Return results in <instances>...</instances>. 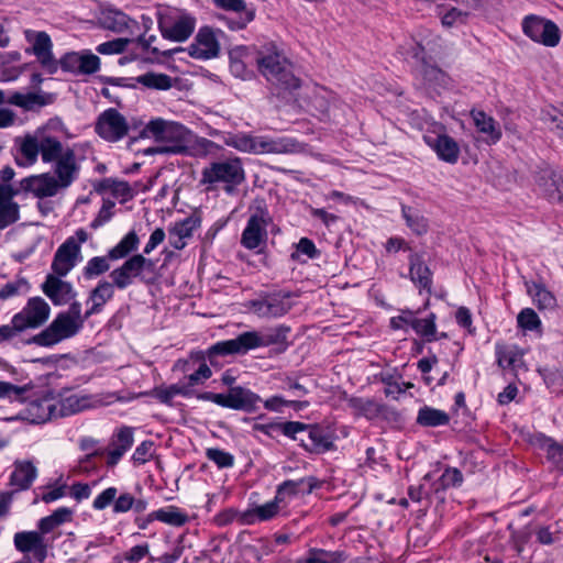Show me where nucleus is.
<instances>
[{
  "label": "nucleus",
  "instance_id": "412c9836",
  "mask_svg": "<svg viewBox=\"0 0 563 563\" xmlns=\"http://www.w3.org/2000/svg\"><path fill=\"white\" fill-rule=\"evenodd\" d=\"M44 533L37 531H22L14 534V545L22 553H33L36 561L43 562L47 556V545Z\"/></svg>",
  "mask_w": 563,
  "mask_h": 563
},
{
  "label": "nucleus",
  "instance_id": "69168bd1",
  "mask_svg": "<svg viewBox=\"0 0 563 563\" xmlns=\"http://www.w3.org/2000/svg\"><path fill=\"white\" fill-rule=\"evenodd\" d=\"M168 124V121H165L161 118L151 120L144 129L141 131V137L154 136L156 140H162L165 129Z\"/></svg>",
  "mask_w": 563,
  "mask_h": 563
},
{
  "label": "nucleus",
  "instance_id": "7c9ffc66",
  "mask_svg": "<svg viewBox=\"0 0 563 563\" xmlns=\"http://www.w3.org/2000/svg\"><path fill=\"white\" fill-rule=\"evenodd\" d=\"M472 118L478 132L485 135V141L495 144L501 139V130L494 118L484 111H472Z\"/></svg>",
  "mask_w": 563,
  "mask_h": 563
},
{
  "label": "nucleus",
  "instance_id": "a18cd8bd",
  "mask_svg": "<svg viewBox=\"0 0 563 563\" xmlns=\"http://www.w3.org/2000/svg\"><path fill=\"white\" fill-rule=\"evenodd\" d=\"M278 500L279 498L276 497L273 501L249 508V525H253L257 521H266L276 516L279 509Z\"/></svg>",
  "mask_w": 563,
  "mask_h": 563
},
{
  "label": "nucleus",
  "instance_id": "13d9d810",
  "mask_svg": "<svg viewBox=\"0 0 563 563\" xmlns=\"http://www.w3.org/2000/svg\"><path fill=\"white\" fill-rule=\"evenodd\" d=\"M308 401L286 400L279 396H274L264 402V407L272 411H282V408L285 406H290L294 407L296 410H300L302 408L308 407Z\"/></svg>",
  "mask_w": 563,
  "mask_h": 563
},
{
  "label": "nucleus",
  "instance_id": "3c124183",
  "mask_svg": "<svg viewBox=\"0 0 563 563\" xmlns=\"http://www.w3.org/2000/svg\"><path fill=\"white\" fill-rule=\"evenodd\" d=\"M188 134L189 130L186 129L183 124L168 121L161 141H173L172 145H185L184 143Z\"/></svg>",
  "mask_w": 563,
  "mask_h": 563
},
{
  "label": "nucleus",
  "instance_id": "bf43d9fd",
  "mask_svg": "<svg viewBox=\"0 0 563 563\" xmlns=\"http://www.w3.org/2000/svg\"><path fill=\"white\" fill-rule=\"evenodd\" d=\"M129 43V38H114L99 44L96 51L102 55L121 54L125 51Z\"/></svg>",
  "mask_w": 563,
  "mask_h": 563
},
{
  "label": "nucleus",
  "instance_id": "473e14b6",
  "mask_svg": "<svg viewBox=\"0 0 563 563\" xmlns=\"http://www.w3.org/2000/svg\"><path fill=\"white\" fill-rule=\"evenodd\" d=\"M526 286L528 294L539 310L553 311L556 308L558 301L555 296L543 284L527 283Z\"/></svg>",
  "mask_w": 563,
  "mask_h": 563
},
{
  "label": "nucleus",
  "instance_id": "f3484780",
  "mask_svg": "<svg viewBox=\"0 0 563 563\" xmlns=\"http://www.w3.org/2000/svg\"><path fill=\"white\" fill-rule=\"evenodd\" d=\"M20 188L26 192H32L38 199L54 197L63 189L58 185V180H55V177L49 173L23 178L20 181Z\"/></svg>",
  "mask_w": 563,
  "mask_h": 563
},
{
  "label": "nucleus",
  "instance_id": "f03ea898",
  "mask_svg": "<svg viewBox=\"0 0 563 563\" xmlns=\"http://www.w3.org/2000/svg\"><path fill=\"white\" fill-rule=\"evenodd\" d=\"M244 180L243 163L240 158H228L220 162H213L205 167L201 173V185H208L211 188L218 183L225 184V190L231 192L233 187Z\"/></svg>",
  "mask_w": 563,
  "mask_h": 563
},
{
  "label": "nucleus",
  "instance_id": "423d86ee",
  "mask_svg": "<svg viewBox=\"0 0 563 563\" xmlns=\"http://www.w3.org/2000/svg\"><path fill=\"white\" fill-rule=\"evenodd\" d=\"M23 33L25 41L30 44V47L25 48V53L34 55L47 74H56L58 63L53 54V42L48 33L31 29L24 30Z\"/></svg>",
  "mask_w": 563,
  "mask_h": 563
},
{
  "label": "nucleus",
  "instance_id": "a211bd4d",
  "mask_svg": "<svg viewBox=\"0 0 563 563\" xmlns=\"http://www.w3.org/2000/svg\"><path fill=\"white\" fill-rule=\"evenodd\" d=\"M80 254V246L75 241V238H68L56 251L53 262L52 271L59 277L66 276L76 265L77 257Z\"/></svg>",
  "mask_w": 563,
  "mask_h": 563
},
{
  "label": "nucleus",
  "instance_id": "4c0bfd02",
  "mask_svg": "<svg viewBox=\"0 0 563 563\" xmlns=\"http://www.w3.org/2000/svg\"><path fill=\"white\" fill-rule=\"evenodd\" d=\"M421 60L420 75L428 87L437 89L446 87L450 84V78L444 71L434 65L427 64L423 58Z\"/></svg>",
  "mask_w": 563,
  "mask_h": 563
},
{
  "label": "nucleus",
  "instance_id": "bb28decb",
  "mask_svg": "<svg viewBox=\"0 0 563 563\" xmlns=\"http://www.w3.org/2000/svg\"><path fill=\"white\" fill-rule=\"evenodd\" d=\"M496 356L498 365L504 369H510L517 374L525 367L523 352L516 345H497Z\"/></svg>",
  "mask_w": 563,
  "mask_h": 563
},
{
  "label": "nucleus",
  "instance_id": "8fccbe9b",
  "mask_svg": "<svg viewBox=\"0 0 563 563\" xmlns=\"http://www.w3.org/2000/svg\"><path fill=\"white\" fill-rule=\"evenodd\" d=\"M411 328L421 336H424L428 342L434 340L435 334V316L431 313L428 318L411 320Z\"/></svg>",
  "mask_w": 563,
  "mask_h": 563
},
{
  "label": "nucleus",
  "instance_id": "f8f14e48",
  "mask_svg": "<svg viewBox=\"0 0 563 563\" xmlns=\"http://www.w3.org/2000/svg\"><path fill=\"white\" fill-rule=\"evenodd\" d=\"M302 150V144L291 137L269 139L267 136H249V151L256 154L298 153Z\"/></svg>",
  "mask_w": 563,
  "mask_h": 563
},
{
  "label": "nucleus",
  "instance_id": "864d4df0",
  "mask_svg": "<svg viewBox=\"0 0 563 563\" xmlns=\"http://www.w3.org/2000/svg\"><path fill=\"white\" fill-rule=\"evenodd\" d=\"M541 121L551 130L563 131V112L554 107H548L541 111Z\"/></svg>",
  "mask_w": 563,
  "mask_h": 563
},
{
  "label": "nucleus",
  "instance_id": "4d7b16f0",
  "mask_svg": "<svg viewBox=\"0 0 563 563\" xmlns=\"http://www.w3.org/2000/svg\"><path fill=\"white\" fill-rule=\"evenodd\" d=\"M264 334V343L266 345H275V344H286L287 334L289 332V328L285 325H278L275 328H269L262 330Z\"/></svg>",
  "mask_w": 563,
  "mask_h": 563
},
{
  "label": "nucleus",
  "instance_id": "de8ad7c7",
  "mask_svg": "<svg viewBox=\"0 0 563 563\" xmlns=\"http://www.w3.org/2000/svg\"><path fill=\"white\" fill-rule=\"evenodd\" d=\"M201 224L200 218L196 216H189L186 219L176 222L173 227L168 229V234H178L180 238L185 240L191 238L194 231L199 228Z\"/></svg>",
  "mask_w": 563,
  "mask_h": 563
},
{
  "label": "nucleus",
  "instance_id": "72a5a7b5",
  "mask_svg": "<svg viewBox=\"0 0 563 563\" xmlns=\"http://www.w3.org/2000/svg\"><path fill=\"white\" fill-rule=\"evenodd\" d=\"M113 283L100 282L97 287L92 289L89 296V300L92 301V306L86 311V318L101 311L103 305L113 297Z\"/></svg>",
  "mask_w": 563,
  "mask_h": 563
},
{
  "label": "nucleus",
  "instance_id": "6e6d98bb",
  "mask_svg": "<svg viewBox=\"0 0 563 563\" xmlns=\"http://www.w3.org/2000/svg\"><path fill=\"white\" fill-rule=\"evenodd\" d=\"M104 454V450H95L91 453L86 454L81 457L74 468V472L79 474H89L98 468L96 459Z\"/></svg>",
  "mask_w": 563,
  "mask_h": 563
},
{
  "label": "nucleus",
  "instance_id": "a19ab883",
  "mask_svg": "<svg viewBox=\"0 0 563 563\" xmlns=\"http://www.w3.org/2000/svg\"><path fill=\"white\" fill-rule=\"evenodd\" d=\"M135 81L148 89L168 90L173 87V78L166 74L147 71L135 78Z\"/></svg>",
  "mask_w": 563,
  "mask_h": 563
},
{
  "label": "nucleus",
  "instance_id": "37998d69",
  "mask_svg": "<svg viewBox=\"0 0 563 563\" xmlns=\"http://www.w3.org/2000/svg\"><path fill=\"white\" fill-rule=\"evenodd\" d=\"M156 520L173 527H181L188 521V516L175 506H168L154 511Z\"/></svg>",
  "mask_w": 563,
  "mask_h": 563
},
{
  "label": "nucleus",
  "instance_id": "b1692460",
  "mask_svg": "<svg viewBox=\"0 0 563 563\" xmlns=\"http://www.w3.org/2000/svg\"><path fill=\"white\" fill-rule=\"evenodd\" d=\"M133 428L122 427L111 438L108 451V466H114L133 445Z\"/></svg>",
  "mask_w": 563,
  "mask_h": 563
},
{
  "label": "nucleus",
  "instance_id": "5fc2aeb1",
  "mask_svg": "<svg viewBox=\"0 0 563 563\" xmlns=\"http://www.w3.org/2000/svg\"><path fill=\"white\" fill-rule=\"evenodd\" d=\"M27 390L26 386H16L9 382L0 380V399L23 401Z\"/></svg>",
  "mask_w": 563,
  "mask_h": 563
},
{
  "label": "nucleus",
  "instance_id": "ddd939ff",
  "mask_svg": "<svg viewBox=\"0 0 563 563\" xmlns=\"http://www.w3.org/2000/svg\"><path fill=\"white\" fill-rule=\"evenodd\" d=\"M188 54L201 60L214 58L220 53V44L214 31L210 26H202L195 36L194 42L187 47Z\"/></svg>",
  "mask_w": 563,
  "mask_h": 563
},
{
  "label": "nucleus",
  "instance_id": "0eeeda50",
  "mask_svg": "<svg viewBox=\"0 0 563 563\" xmlns=\"http://www.w3.org/2000/svg\"><path fill=\"white\" fill-rule=\"evenodd\" d=\"M522 31L533 42L548 47H555L561 40L560 29L553 21L534 14L523 19Z\"/></svg>",
  "mask_w": 563,
  "mask_h": 563
},
{
  "label": "nucleus",
  "instance_id": "0e129e2a",
  "mask_svg": "<svg viewBox=\"0 0 563 563\" xmlns=\"http://www.w3.org/2000/svg\"><path fill=\"white\" fill-rule=\"evenodd\" d=\"M79 65V75H91L100 69V58L90 52H85L80 55Z\"/></svg>",
  "mask_w": 563,
  "mask_h": 563
},
{
  "label": "nucleus",
  "instance_id": "09e8293b",
  "mask_svg": "<svg viewBox=\"0 0 563 563\" xmlns=\"http://www.w3.org/2000/svg\"><path fill=\"white\" fill-rule=\"evenodd\" d=\"M541 448L547 452V457L558 468L563 471V445L556 443L550 438H543Z\"/></svg>",
  "mask_w": 563,
  "mask_h": 563
},
{
  "label": "nucleus",
  "instance_id": "f257e3e1",
  "mask_svg": "<svg viewBox=\"0 0 563 563\" xmlns=\"http://www.w3.org/2000/svg\"><path fill=\"white\" fill-rule=\"evenodd\" d=\"M257 66L274 87L273 95L277 99L294 106L298 103L300 80L292 73V64L274 43L265 44L258 51Z\"/></svg>",
  "mask_w": 563,
  "mask_h": 563
},
{
  "label": "nucleus",
  "instance_id": "c85d7f7f",
  "mask_svg": "<svg viewBox=\"0 0 563 563\" xmlns=\"http://www.w3.org/2000/svg\"><path fill=\"white\" fill-rule=\"evenodd\" d=\"M346 402L349 408L353 410L354 416L364 417L368 420L379 417L385 410L384 405L371 398L350 397Z\"/></svg>",
  "mask_w": 563,
  "mask_h": 563
},
{
  "label": "nucleus",
  "instance_id": "79ce46f5",
  "mask_svg": "<svg viewBox=\"0 0 563 563\" xmlns=\"http://www.w3.org/2000/svg\"><path fill=\"white\" fill-rule=\"evenodd\" d=\"M8 102L21 107L24 110H33L35 107L46 106L49 101L45 95L36 92H14L9 97Z\"/></svg>",
  "mask_w": 563,
  "mask_h": 563
},
{
  "label": "nucleus",
  "instance_id": "680f3d73",
  "mask_svg": "<svg viewBox=\"0 0 563 563\" xmlns=\"http://www.w3.org/2000/svg\"><path fill=\"white\" fill-rule=\"evenodd\" d=\"M517 321L519 327L530 331L536 330L541 325L538 314L531 308L522 309L517 317Z\"/></svg>",
  "mask_w": 563,
  "mask_h": 563
},
{
  "label": "nucleus",
  "instance_id": "4be33fe9",
  "mask_svg": "<svg viewBox=\"0 0 563 563\" xmlns=\"http://www.w3.org/2000/svg\"><path fill=\"white\" fill-rule=\"evenodd\" d=\"M41 288L55 306H64L76 297L71 284L55 274L47 275Z\"/></svg>",
  "mask_w": 563,
  "mask_h": 563
},
{
  "label": "nucleus",
  "instance_id": "c9c22d12",
  "mask_svg": "<svg viewBox=\"0 0 563 563\" xmlns=\"http://www.w3.org/2000/svg\"><path fill=\"white\" fill-rule=\"evenodd\" d=\"M346 554L343 551H327L323 549H310L306 558L296 563H343Z\"/></svg>",
  "mask_w": 563,
  "mask_h": 563
},
{
  "label": "nucleus",
  "instance_id": "6e6552de",
  "mask_svg": "<svg viewBox=\"0 0 563 563\" xmlns=\"http://www.w3.org/2000/svg\"><path fill=\"white\" fill-rule=\"evenodd\" d=\"M95 131L108 142H118L128 134L129 124L123 114L114 108H109L99 114Z\"/></svg>",
  "mask_w": 563,
  "mask_h": 563
},
{
  "label": "nucleus",
  "instance_id": "49530a36",
  "mask_svg": "<svg viewBox=\"0 0 563 563\" xmlns=\"http://www.w3.org/2000/svg\"><path fill=\"white\" fill-rule=\"evenodd\" d=\"M402 216L407 225L418 235L424 234L428 230L427 219L417 210L402 206Z\"/></svg>",
  "mask_w": 563,
  "mask_h": 563
},
{
  "label": "nucleus",
  "instance_id": "1a4fd4ad",
  "mask_svg": "<svg viewBox=\"0 0 563 563\" xmlns=\"http://www.w3.org/2000/svg\"><path fill=\"white\" fill-rule=\"evenodd\" d=\"M51 307L42 297H32L22 310L14 314L23 331L42 327L49 318Z\"/></svg>",
  "mask_w": 563,
  "mask_h": 563
},
{
  "label": "nucleus",
  "instance_id": "e2e57ef3",
  "mask_svg": "<svg viewBox=\"0 0 563 563\" xmlns=\"http://www.w3.org/2000/svg\"><path fill=\"white\" fill-rule=\"evenodd\" d=\"M80 55L78 52H68L57 59L58 68L60 67L66 73L79 75L80 69Z\"/></svg>",
  "mask_w": 563,
  "mask_h": 563
},
{
  "label": "nucleus",
  "instance_id": "5701e85b",
  "mask_svg": "<svg viewBox=\"0 0 563 563\" xmlns=\"http://www.w3.org/2000/svg\"><path fill=\"white\" fill-rule=\"evenodd\" d=\"M424 142L437 153L439 158L449 164H455L460 157L457 142L448 134L440 133L437 136H423Z\"/></svg>",
  "mask_w": 563,
  "mask_h": 563
},
{
  "label": "nucleus",
  "instance_id": "58836bf2",
  "mask_svg": "<svg viewBox=\"0 0 563 563\" xmlns=\"http://www.w3.org/2000/svg\"><path fill=\"white\" fill-rule=\"evenodd\" d=\"M449 421L450 417L445 411L428 406L420 408L417 416V423L422 427L445 426Z\"/></svg>",
  "mask_w": 563,
  "mask_h": 563
},
{
  "label": "nucleus",
  "instance_id": "774afa93",
  "mask_svg": "<svg viewBox=\"0 0 563 563\" xmlns=\"http://www.w3.org/2000/svg\"><path fill=\"white\" fill-rule=\"evenodd\" d=\"M22 289H29V284L24 278L16 279L14 282H9L0 289V299L7 300L9 298H12L19 295Z\"/></svg>",
  "mask_w": 563,
  "mask_h": 563
},
{
  "label": "nucleus",
  "instance_id": "9b49d317",
  "mask_svg": "<svg viewBox=\"0 0 563 563\" xmlns=\"http://www.w3.org/2000/svg\"><path fill=\"white\" fill-rule=\"evenodd\" d=\"M26 408L31 420L35 423H43L53 418L63 417L79 410V408H63L59 401L52 395L31 400Z\"/></svg>",
  "mask_w": 563,
  "mask_h": 563
},
{
  "label": "nucleus",
  "instance_id": "c756f323",
  "mask_svg": "<svg viewBox=\"0 0 563 563\" xmlns=\"http://www.w3.org/2000/svg\"><path fill=\"white\" fill-rule=\"evenodd\" d=\"M410 263V278L413 282L415 285H417L420 289H424L428 292L431 290V271L430 268L424 264L422 256L413 253L409 257Z\"/></svg>",
  "mask_w": 563,
  "mask_h": 563
},
{
  "label": "nucleus",
  "instance_id": "aec40b11",
  "mask_svg": "<svg viewBox=\"0 0 563 563\" xmlns=\"http://www.w3.org/2000/svg\"><path fill=\"white\" fill-rule=\"evenodd\" d=\"M16 145L15 163L21 167H29L37 162L41 154V132L26 134L14 140Z\"/></svg>",
  "mask_w": 563,
  "mask_h": 563
},
{
  "label": "nucleus",
  "instance_id": "338daca9",
  "mask_svg": "<svg viewBox=\"0 0 563 563\" xmlns=\"http://www.w3.org/2000/svg\"><path fill=\"white\" fill-rule=\"evenodd\" d=\"M216 398V404L225 408L242 409L246 404V400L239 394H218Z\"/></svg>",
  "mask_w": 563,
  "mask_h": 563
},
{
  "label": "nucleus",
  "instance_id": "20e7f679",
  "mask_svg": "<svg viewBox=\"0 0 563 563\" xmlns=\"http://www.w3.org/2000/svg\"><path fill=\"white\" fill-rule=\"evenodd\" d=\"M82 328V321L74 320L68 313L59 312L42 332L27 340L29 344L53 346L63 340L76 335Z\"/></svg>",
  "mask_w": 563,
  "mask_h": 563
},
{
  "label": "nucleus",
  "instance_id": "052dcab7",
  "mask_svg": "<svg viewBox=\"0 0 563 563\" xmlns=\"http://www.w3.org/2000/svg\"><path fill=\"white\" fill-rule=\"evenodd\" d=\"M19 219H20V206L19 205H10V206L0 205V230H4L5 228L15 223Z\"/></svg>",
  "mask_w": 563,
  "mask_h": 563
},
{
  "label": "nucleus",
  "instance_id": "4468645a",
  "mask_svg": "<svg viewBox=\"0 0 563 563\" xmlns=\"http://www.w3.org/2000/svg\"><path fill=\"white\" fill-rule=\"evenodd\" d=\"M290 298V292L279 291L268 295L261 300L252 301L251 307L260 317H282L292 307Z\"/></svg>",
  "mask_w": 563,
  "mask_h": 563
},
{
  "label": "nucleus",
  "instance_id": "6ab92c4d",
  "mask_svg": "<svg viewBox=\"0 0 563 563\" xmlns=\"http://www.w3.org/2000/svg\"><path fill=\"white\" fill-rule=\"evenodd\" d=\"M54 177L58 185L66 189L78 178L80 166L77 163L75 151L66 147L65 154L54 162Z\"/></svg>",
  "mask_w": 563,
  "mask_h": 563
},
{
  "label": "nucleus",
  "instance_id": "dca6fc26",
  "mask_svg": "<svg viewBox=\"0 0 563 563\" xmlns=\"http://www.w3.org/2000/svg\"><path fill=\"white\" fill-rule=\"evenodd\" d=\"M196 19L188 14H183L174 22L166 19L158 21V29L164 38L173 42L187 41L195 31Z\"/></svg>",
  "mask_w": 563,
  "mask_h": 563
},
{
  "label": "nucleus",
  "instance_id": "f704fd0d",
  "mask_svg": "<svg viewBox=\"0 0 563 563\" xmlns=\"http://www.w3.org/2000/svg\"><path fill=\"white\" fill-rule=\"evenodd\" d=\"M66 147L62 142L51 135L41 133V158L43 163H54L65 154Z\"/></svg>",
  "mask_w": 563,
  "mask_h": 563
},
{
  "label": "nucleus",
  "instance_id": "c03bdc74",
  "mask_svg": "<svg viewBox=\"0 0 563 563\" xmlns=\"http://www.w3.org/2000/svg\"><path fill=\"white\" fill-rule=\"evenodd\" d=\"M538 373L552 393L563 394V368L544 366L539 367Z\"/></svg>",
  "mask_w": 563,
  "mask_h": 563
},
{
  "label": "nucleus",
  "instance_id": "393cba45",
  "mask_svg": "<svg viewBox=\"0 0 563 563\" xmlns=\"http://www.w3.org/2000/svg\"><path fill=\"white\" fill-rule=\"evenodd\" d=\"M309 98V107L312 115L319 118L321 121L336 118L333 109L334 98L331 92L323 88H317Z\"/></svg>",
  "mask_w": 563,
  "mask_h": 563
},
{
  "label": "nucleus",
  "instance_id": "9d476101",
  "mask_svg": "<svg viewBox=\"0 0 563 563\" xmlns=\"http://www.w3.org/2000/svg\"><path fill=\"white\" fill-rule=\"evenodd\" d=\"M534 183L549 201H563V173L560 170L549 165H543L536 172Z\"/></svg>",
  "mask_w": 563,
  "mask_h": 563
},
{
  "label": "nucleus",
  "instance_id": "a878e982",
  "mask_svg": "<svg viewBox=\"0 0 563 563\" xmlns=\"http://www.w3.org/2000/svg\"><path fill=\"white\" fill-rule=\"evenodd\" d=\"M246 351V332H242L235 339L224 340L214 343L207 351L212 365L218 364L217 357L222 355H235Z\"/></svg>",
  "mask_w": 563,
  "mask_h": 563
},
{
  "label": "nucleus",
  "instance_id": "e433bc0d",
  "mask_svg": "<svg viewBox=\"0 0 563 563\" xmlns=\"http://www.w3.org/2000/svg\"><path fill=\"white\" fill-rule=\"evenodd\" d=\"M73 510L67 507H60L52 512V515L42 518L38 521V530L41 533H49L60 525L71 520Z\"/></svg>",
  "mask_w": 563,
  "mask_h": 563
},
{
  "label": "nucleus",
  "instance_id": "603ef678",
  "mask_svg": "<svg viewBox=\"0 0 563 563\" xmlns=\"http://www.w3.org/2000/svg\"><path fill=\"white\" fill-rule=\"evenodd\" d=\"M108 260H110L108 256H95L90 258L84 268V276L90 279L108 272L110 268Z\"/></svg>",
  "mask_w": 563,
  "mask_h": 563
},
{
  "label": "nucleus",
  "instance_id": "2eb2a0df",
  "mask_svg": "<svg viewBox=\"0 0 563 563\" xmlns=\"http://www.w3.org/2000/svg\"><path fill=\"white\" fill-rule=\"evenodd\" d=\"M143 254H135L128 258L120 267L110 273L113 285L119 289H125L133 284V278L150 283L142 274Z\"/></svg>",
  "mask_w": 563,
  "mask_h": 563
},
{
  "label": "nucleus",
  "instance_id": "7ed1b4c3",
  "mask_svg": "<svg viewBox=\"0 0 563 563\" xmlns=\"http://www.w3.org/2000/svg\"><path fill=\"white\" fill-rule=\"evenodd\" d=\"M269 220L267 211L262 209L249 219V266L257 269L268 265L265 246Z\"/></svg>",
  "mask_w": 563,
  "mask_h": 563
},
{
  "label": "nucleus",
  "instance_id": "cd10ccee",
  "mask_svg": "<svg viewBox=\"0 0 563 563\" xmlns=\"http://www.w3.org/2000/svg\"><path fill=\"white\" fill-rule=\"evenodd\" d=\"M37 476V470L30 461H16L10 475V484L19 490L31 487Z\"/></svg>",
  "mask_w": 563,
  "mask_h": 563
},
{
  "label": "nucleus",
  "instance_id": "ea45409f",
  "mask_svg": "<svg viewBox=\"0 0 563 563\" xmlns=\"http://www.w3.org/2000/svg\"><path fill=\"white\" fill-rule=\"evenodd\" d=\"M140 244V239L135 231H130L123 239L108 252V257L112 261L126 257L132 252L136 251Z\"/></svg>",
  "mask_w": 563,
  "mask_h": 563
},
{
  "label": "nucleus",
  "instance_id": "39448f33",
  "mask_svg": "<svg viewBox=\"0 0 563 563\" xmlns=\"http://www.w3.org/2000/svg\"><path fill=\"white\" fill-rule=\"evenodd\" d=\"M283 434L299 440L311 452H324L330 449L331 442L317 426H309L298 421H287L277 424Z\"/></svg>",
  "mask_w": 563,
  "mask_h": 563
},
{
  "label": "nucleus",
  "instance_id": "2f4dec72",
  "mask_svg": "<svg viewBox=\"0 0 563 563\" xmlns=\"http://www.w3.org/2000/svg\"><path fill=\"white\" fill-rule=\"evenodd\" d=\"M98 21L103 29L122 33L129 27L131 20L124 12L114 8H107L101 11Z\"/></svg>",
  "mask_w": 563,
  "mask_h": 563
}]
</instances>
